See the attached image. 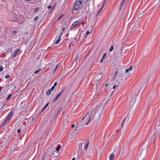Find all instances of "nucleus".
<instances>
[{"mask_svg": "<svg viewBox=\"0 0 160 160\" xmlns=\"http://www.w3.org/2000/svg\"><path fill=\"white\" fill-rule=\"evenodd\" d=\"M96 112V110L93 109L89 112H88L82 118L81 122V125L84 126L87 125L89 122L92 121Z\"/></svg>", "mask_w": 160, "mask_h": 160, "instance_id": "1", "label": "nucleus"}, {"mask_svg": "<svg viewBox=\"0 0 160 160\" xmlns=\"http://www.w3.org/2000/svg\"><path fill=\"white\" fill-rule=\"evenodd\" d=\"M121 76L122 77V78L121 79V82L122 83L123 82L125 81H126L127 79L129 77L128 75L127 74L125 73H122Z\"/></svg>", "mask_w": 160, "mask_h": 160, "instance_id": "2", "label": "nucleus"}, {"mask_svg": "<svg viewBox=\"0 0 160 160\" xmlns=\"http://www.w3.org/2000/svg\"><path fill=\"white\" fill-rule=\"evenodd\" d=\"M80 0H77L75 2L74 6V9L75 10H77L80 8Z\"/></svg>", "mask_w": 160, "mask_h": 160, "instance_id": "3", "label": "nucleus"}, {"mask_svg": "<svg viewBox=\"0 0 160 160\" xmlns=\"http://www.w3.org/2000/svg\"><path fill=\"white\" fill-rule=\"evenodd\" d=\"M89 144V141H87L86 143H82L81 146V149H82V147H83L84 148H85V151H86L88 147Z\"/></svg>", "mask_w": 160, "mask_h": 160, "instance_id": "4", "label": "nucleus"}, {"mask_svg": "<svg viewBox=\"0 0 160 160\" xmlns=\"http://www.w3.org/2000/svg\"><path fill=\"white\" fill-rule=\"evenodd\" d=\"M11 20L13 22H17L18 21V19L16 15L14 13H13L10 18Z\"/></svg>", "mask_w": 160, "mask_h": 160, "instance_id": "5", "label": "nucleus"}, {"mask_svg": "<svg viewBox=\"0 0 160 160\" xmlns=\"http://www.w3.org/2000/svg\"><path fill=\"white\" fill-rule=\"evenodd\" d=\"M79 23H80V20H79L74 22L71 27V29H72L74 28L75 27L77 26L79 24Z\"/></svg>", "mask_w": 160, "mask_h": 160, "instance_id": "6", "label": "nucleus"}, {"mask_svg": "<svg viewBox=\"0 0 160 160\" xmlns=\"http://www.w3.org/2000/svg\"><path fill=\"white\" fill-rule=\"evenodd\" d=\"M20 50V49H18L14 51V52L12 54V59H13L16 57L17 55L18 54V53Z\"/></svg>", "mask_w": 160, "mask_h": 160, "instance_id": "7", "label": "nucleus"}, {"mask_svg": "<svg viewBox=\"0 0 160 160\" xmlns=\"http://www.w3.org/2000/svg\"><path fill=\"white\" fill-rule=\"evenodd\" d=\"M13 114V112L11 111L8 116L7 117L6 120L7 121H9L11 119Z\"/></svg>", "mask_w": 160, "mask_h": 160, "instance_id": "8", "label": "nucleus"}, {"mask_svg": "<svg viewBox=\"0 0 160 160\" xmlns=\"http://www.w3.org/2000/svg\"><path fill=\"white\" fill-rule=\"evenodd\" d=\"M106 0H104L103 2L102 6L101 8L99 10L97 14H98L100 13V12H101V11H102V9H103V7L105 5V4L106 3Z\"/></svg>", "mask_w": 160, "mask_h": 160, "instance_id": "9", "label": "nucleus"}, {"mask_svg": "<svg viewBox=\"0 0 160 160\" xmlns=\"http://www.w3.org/2000/svg\"><path fill=\"white\" fill-rule=\"evenodd\" d=\"M8 121H7L6 120H5L2 123V124H1V126H0V128H2V127H3V126H4L6 123H7V122H8Z\"/></svg>", "mask_w": 160, "mask_h": 160, "instance_id": "10", "label": "nucleus"}, {"mask_svg": "<svg viewBox=\"0 0 160 160\" xmlns=\"http://www.w3.org/2000/svg\"><path fill=\"white\" fill-rule=\"evenodd\" d=\"M60 96L58 94L57 95V96L54 98V99L52 101L53 103L55 102L59 98Z\"/></svg>", "mask_w": 160, "mask_h": 160, "instance_id": "11", "label": "nucleus"}, {"mask_svg": "<svg viewBox=\"0 0 160 160\" xmlns=\"http://www.w3.org/2000/svg\"><path fill=\"white\" fill-rule=\"evenodd\" d=\"M61 146L60 144H58L56 148V149L57 151H59L60 149L61 148Z\"/></svg>", "mask_w": 160, "mask_h": 160, "instance_id": "12", "label": "nucleus"}, {"mask_svg": "<svg viewBox=\"0 0 160 160\" xmlns=\"http://www.w3.org/2000/svg\"><path fill=\"white\" fill-rule=\"evenodd\" d=\"M114 154H112L110 156L109 160H113L114 157Z\"/></svg>", "mask_w": 160, "mask_h": 160, "instance_id": "13", "label": "nucleus"}, {"mask_svg": "<svg viewBox=\"0 0 160 160\" xmlns=\"http://www.w3.org/2000/svg\"><path fill=\"white\" fill-rule=\"evenodd\" d=\"M51 92H52V91L50 89H49L47 92V93H46V95H47V96H49V95H50L51 93Z\"/></svg>", "mask_w": 160, "mask_h": 160, "instance_id": "14", "label": "nucleus"}, {"mask_svg": "<svg viewBox=\"0 0 160 160\" xmlns=\"http://www.w3.org/2000/svg\"><path fill=\"white\" fill-rule=\"evenodd\" d=\"M65 89V88H64L59 93L58 95L60 96L62 93L63 92Z\"/></svg>", "mask_w": 160, "mask_h": 160, "instance_id": "15", "label": "nucleus"}, {"mask_svg": "<svg viewBox=\"0 0 160 160\" xmlns=\"http://www.w3.org/2000/svg\"><path fill=\"white\" fill-rule=\"evenodd\" d=\"M60 39H61V36H60L59 37L58 39L57 40V41L55 42V44H58V43H59L60 42Z\"/></svg>", "mask_w": 160, "mask_h": 160, "instance_id": "16", "label": "nucleus"}, {"mask_svg": "<svg viewBox=\"0 0 160 160\" xmlns=\"http://www.w3.org/2000/svg\"><path fill=\"white\" fill-rule=\"evenodd\" d=\"M12 94H9L8 96V97H7V98H6V100H9L10 98H11L12 96Z\"/></svg>", "mask_w": 160, "mask_h": 160, "instance_id": "17", "label": "nucleus"}, {"mask_svg": "<svg viewBox=\"0 0 160 160\" xmlns=\"http://www.w3.org/2000/svg\"><path fill=\"white\" fill-rule=\"evenodd\" d=\"M49 104V103H47V104L42 109V110L41 112H42L48 106Z\"/></svg>", "mask_w": 160, "mask_h": 160, "instance_id": "18", "label": "nucleus"}, {"mask_svg": "<svg viewBox=\"0 0 160 160\" xmlns=\"http://www.w3.org/2000/svg\"><path fill=\"white\" fill-rule=\"evenodd\" d=\"M49 104V103H47V104L42 109V110L41 112H42L48 106Z\"/></svg>", "mask_w": 160, "mask_h": 160, "instance_id": "19", "label": "nucleus"}, {"mask_svg": "<svg viewBox=\"0 0 160 160\" xmlns=\"http://www.w3.org/2000/svg\"><path fill=\"white\" fill-rule=\"evenodd\" d=\"M12 48H9L7 52V53H9L11 52H12Z\"/></svg>", "mask_w": 160, "mask_h": 160, "instance_id": "20", "label": "nucleus"}, {"mask_svg": "<svg viewBox=\"0 0 160 160\" xmlns=\"http://www.w3.org/2000/svg\"><path fill=\"white\" fill-rule=\"evenodd\" d=\"M58 65H56V67L54 69V70H53L54 71V73H55L56 72V70H57V69L58 68Z\"/></svg>", "mask_w": 160, "mask_h": 160, "instance_id": "21", "label": "nucleus"}, {"mask_svg": "<svg viewBox=\"0 0 160 160\" xmlns=\"http://www.w3.org/2000/svg\"><path fill=\"white\" fill-rule=\"evenodd\" d=\"M41 69H39L35 71L34 72V73L35 74H37L38 72H40L41 71Z\"/></svg>", "mask_w": 160, "mask_h": 160, "instance_id": "22", "label": "nucleus"}, {"mask_svg": "<svg viewBox=\"0 0 160 160\" xmlns=\"http://www.w3.org/2000/svg\"><path fill=\"white\" fill-rule=\"evenodd\" d=\"M126 0H123L122 1V3L121 5V7L120 8V9H121V7H122L123 5V4L125 2V1H126Z\"/></svg>", "mask_w": 160, "mask_h": 160, "instance_id": "23", "label": "nucleus"}, {"mask_svg": "<svg viewBox=\"0 0 160 160\" xmlns=\"http://www.w3.org/2000/svg\"><path fill=\"white\" fill-rule=\"evenodd\" d=\"M39 9V8L38 7H37V8H36L35 10V11L37 12H38Z\"/></svg>", "mask_w": 160, "mask_h": 160, "instance_id": "24", "label": "nucleus"}, {"mask_svg": "<svg viewBox=\"0 0 160 160\" xmlns=\"http://www.w3.org/2000/svg\"><path fill=\"white\" fill-rule=\"evenodd\" d=\"M63 16V14H62V15H61L59 17V18H58V19L57 20L58 21V20H59L60 19H61V18H62V17Z\"/></svg>", "mask_w": 160, "mask_h": 160, "instance_id": "25", "label": "nucleus"}, {"mask_svg": "<svg viewBox=\"0 0 160 160\" xmlns=\"http://www.w3.org/2000/svg\"><path fill=\"white\" fill-rule=\"evenodd\" d=\"M113 48H114L113 47L112 45L111 47V48L109 50V51L112 52L113 50Z\"/></svg>", "mask_w": 160, "mask_h": 160, "instance_id": "26", "label": "nucleus"}, {"mask_svg": "<svg viewBox=\"0 0 160 160\" xmlns=\"http://www.w3.org/2000/svg\"><path fill=\"white\" fill-rule=\"evenodd\" d=\"M3 69V68L2 66H1L0 67V71H2Z\"/></svg>", "mask_w": 160, "mask_h": 160, "instance_id": "27", "label": "nucleus"}, {"mask_svg": "<svg viewBox=\"0 0 160 160\" xmlns=\"http://www.w3.org/2000/svg\"><path fill=\"white\" fill-rule=\"evenodd\" d=\"M10 76L9 75H7L5 76V78L6 79L8 78H10Z\"/></svg>", "mask_w": 160, "mask_h": 160, "instance_id": "28", "label": "nucleus"}, {"mask_svg": "<svg viewBox=\"0 0 160 160\" xmlns=\"http://www.w3.org/2000/svg\"><path fill=\"white\" fill-rule=\"evenodd\" d=\"M55 87H54V86H52L51 89H50L52 91L54 89Z\"/></svg>", "mask_w": 160, "mask_h": 160, "instance_id": "29", "label": "nucleus"}, {"mask_svg": "<svg viewBox=\"0 0 160 160\" xmlns=\"http://www.w3.org/2000/svg\"><path fill=\"white\" fill-rule=\"evenodd\" d=\"M38 18V17L37 16L35 17V18L34 19V20L35 21H36Z\"/></svg>", "mask_w": 160, "mask_h": 160, "instance_id": "30", "label": "nucleus"}, {"mask_svg": "<svg viewBox=\"0 0 160 160\" xmlns=\"http://www.w3.org/2000/svg\"><path fill=\"white\" fill-rule=\"evenodd\" d=\"M48 9H51V8H52V6L51 5H48Z\"/></svg>", "mask_w": 160, "mask_h": 160, "instance_id": "31", "label": "nucleus"}, {"mask_svg": "<svg viewBox=\"0 0 160 160\" xmlns=\"http://www.w3.org/2000/svg\"><path fill=\"white\" fill-rule=\"evenodd\" d=\"M62 108H61V107H60V108H59V111H58V112H57V114H58L59 113V112H60V111H61V110Z\"/></svg>", "mask_w": 160, "mask_h": 160, "instance_id": "32", "label": "nucleus"}, {"mask_svg": "<svg viewBox=\"0 0 160 160\" xmlns=\"http://www.w3.org/2000/svg\"><path fill=\"white\" fill-rule=\"evenodd\" d=\"M126 118H124V120L123 121V122H122V125H121V127H122V126H123V123H124V122L125 121V119H126Z\"/></svg>", "mask_w": 160, "mask_h": 160, "instance_id": "33", "label": "nucleus"}, {"mask_svg": "<svg viewBox=\"0 0 160 160\" xmlns=\"http://www.w3.org/2000/svg\"><path fill=\"white\" fill-rule=\"evenodd\" d=\"M79 54H78V55H77V56H76L75 59V61H76L78 59V57H79V56H78V55H79Z\"/></svg>", "mask_w": 160, "mask_h": 160, "instance_id": "34", "label": "nucleus"}, {"mask_svg": "<svg viewBox=\"0 0 160 160\" xmlns=\"http://www.w3.org/2000/svg\"><path fill=\"white\" fill-rule=\"evenodd\" d=\"M107 55V53H105L104 55H103L102 57V58H104L105 57V56H106Z\"/></svg>", "mask_w": 160, "mask_h": 160, "instance_id": "35", "label": "nucleus"}, {"mask_svg": "<svg viewBox=\"0 0 160 160\" xmlns=\"http://www.w3.org/2000/svg\"><path fill=\"white\" fill-rule=\"evenodd\" d=\"M104 58H101V59L100 61V63H102L103 61V60H104Z\"/></svg>", "mask_w": 160, "mask_h": 160, "instance_id": "36", "label": "nucleus"}, {"mask_svg": "<svg viewBox=\"0 0 160 160\" xmlns=\"http://www.w3.org/2000/svg\"><path fill=\"white\" fill-rule=\"evenodd\" d=\"M129 71H130V70H129V69H127L125 70V73H128Z\"/></svg>", "mask_w": 160, "mask_h": 160, "instance_id": "37", "label": "nucleus"}, {"mask_svg": "<svg viewBox=\"0 0 160 160\" xmlns=\"http://www.w3.org/2000/svg\"><path fill=\"white\" fill-rule=\"evenodd\" d=\"M98 77H99V78H100V79L101 78H102V75H101V74H99V75H98Z\"/></svg>", "mask_w": 160, "mask_h": 160, "instance_id": "38", "label": "nucleus"}, {"mask_svg": "<svg viewBox=\"0 0 160 160\" xmlns=\"http://www.w3.org/2000/svg\"><path fill=\"white\" fill-rule=\"evenodd\" d=\"M117 86H117V85H114L113 86V89H115V88H116L117 87Z\"/></svg>", "mask_w": 160, "mask_h": 160, "instance_id": "39", "label": "nucleus"}, {"mask_svg": "<svg viewBox=\"0 0 160 160\" xmlns=\"http://www.w3.org/2000/svg\"><path fill=\"white\" fill-rule=\"evenodd\" d=\"M118 71H116V72H115V74H114V77H115L117 75L118 73Z\"/></svg>", "mask_w": 160, "mask_h": 160, "instance_id": "40", "label": "nucleus"}, {"mask_svg": "<svg viewBox=\"0 0 160 160\" xmlns=\"http://www.w3.org/2000/svg\"><path fill=\"white\" fill-rule=\"evenodd\" d=\"M89 31H87V32H86V34L87 35H88L89 33Z\"/></svg>", "mask_w": 160, "mask_h": 160, "instance_id": "41", "label": "nucleus"}, {"mask_svg": "<svg viewBox=\"0 0 160 160\" xmlns=\"http://www.w3.org/2000/svg\"><path fill=\"white\" fill-rule=\"evenodd\" d=\"M57 82H56L54 84V87H55L57 85Z\"/></svg>", "mask_w": 160, "mask_h": 160, "instance_id": "42", "label": "nucleus"}, {"mask_svg": "<svg viewBox=\"0 0 160 160\" xmlns=\"http://www.w3.org/2000/svg\"><path fill=\"white\" fill-rule=\"evenodd\" d=\"M21 131V129H18V130L17 132H18V133H19V132H20Z\"/></svg>", "mask_w": 160, "mask_h": 160, "instance_id": "43", "label": "nucleus"}, {"mask_svg": "<svg viewBox=\"0 0 160 160\" xmlns=\"http://www.w3.org/2000/svg\"><path fill=\"white\" fill-rule=\"evenodd\" d=\"M132 66H131L129 68V70H130V71L132 69Z\"/></svg>", "mask_w": 160, "mask_h": 160, "instance_id": "44", "label": "nucleus"}, {"mask_svg": "<svg viewBox=\"0 0 160 160\" xmlns=\"http://www.w3.org/2000/svg\"><path fill=\"white\" fill-rule=\"evenodd\" d=\"M17 33V31H13V33L14 34H16Z\"/></svg>", "mask_w": 160, "mask_h": 160, "instance_id": "45", "label": "nucleus"}, {"mask_svg": "<svg viewBox=\"0 0 160 160\" xmlns=\"http://www.w3.org/2000/svg\"><path fill=\"white\" fill-rule=\"evenodd\" d=\"M83 2V0H82V1H81V2H80V3H81V6L82 5V2Z\"/></svg>", "mask_w": 160, "mask_h": 160, "instance_id": "46", "label": "nucleus"}, {"mask_svg": "<svg viewBox=\"0 0 160 160\" xmlns=\"http://www.w3.org/2000/svg\"><path fill=\"white\" fill-rule=\"evenodd\" d=\"M74 127H75V124H73L72 125L71 127H72V128H73Z\"/></svg>", "mask_w": 160, "mask_h": 160, "instance_id": "47", "label": "nucleus"}, {"mask_svg": "<svg viewBox=\"0 0 160 160\" xmlns=\"http://www.w3.org/2000/svg\"><path fill=\"white\" fill-rule=\"evenodd\" d=\"M53 153V152H51V153L50 154V155L52 156V155Z\"/></svg>", "mask_w": 160, "mask_h": 160, "instance_id": "48", "label": "nucleus"}, {"mask_svg": "<svg viewBox=\"0 0 160 160\" xmlns=\"http://www.w3.org/2000/svg\"><path fill=\"white\" fill-rule=\"evenodd\" d=\"M6 104V102H4L3 103V105H4V106Z\"/></svg>", "mask_w": 160, "mask_h": 160, "instance_id": "49", "label": "nucleus"}, {"mask_svg": "<svg viewBox=\"0 0 160 160\" xmlns=\"http://www.w3.org/2000/svg\"><path fill=\"white\" fill-rule=\"evenodd\" d=\"M78 127L79 126H76V127H75V128L77 129V128H78Z\"/></svg>", "mask_w": 160, "mask_h": 160, "instance_id": "50", "label": "nucleus"}, {"mask_svg": "<svg viewBox=\"0 0 160 160\" xmlns=\"http://www.w3.org/2000/svg\"><path fill=\"white\" fill-rule=\"evenodd\" d=\"M62 32H62L60 33V36H61H61L62 34Z\"/></svg>", "mask_w": 160, "mask_h": 160, "instance_id": "51", "label": "nucleus"}, {"mask_svg": "<svg viewBox=\"0 0 160 160\" xmlns=\"http://www.w3.org/2000/svg\"><path fill=\"white\" fill-rule=\"evenodd\" d=\"M65 29V27H64L63 28L62 32H63L64 30Z\"/></svg>", "mask_w": 160, "mask_h": 160, "instance_id": "52", "label": "nucleus"}, {"mask_svg": "<svg viewBox=\"0 0 160 160\" xmlns=\"http://www.w3.org/2000/svg\"><path fill=\"white\" fill-rule=\"evenodd\" d=\"M75 160V158H73L72 159V160Z\"/></svg>", "mask_w": 160, "mask_h": 160, "instance_id": "53", "label": "nucleus"}, {"mask_svg": "<svg viewBox=\"0 0 160 160\" xmlns=\"http://www.w3.org/2000/svg\"><path fill=\"white\" fill-rule=\"evenodd\" d=\"M34 119H35V117H33V118H32V120H34Z\"/></svg>", "mask_w": 160, "mask_h": 160, "instance_id": "54", "label": "nucleus"}, {"mask_svg": "<svg viewBox=\"0 0 160 160\" xmlns=\"http://www.w3.org/2000/svg\"><path fill=\"white\" fill-rule=\"evenodd\" d=\"M82 24H84V21H83V22H82Z\"/></svg>", "mask_w": 160, "mask_h": 160, "instance_id": "55", "label": "nucleus"}, {"mask_svg": "<svg viewBox=\"0 0 160 160\" xmlns=\"http://www.w3.org/2000/svg\"><path fill=\"white\" fill-rule=\"evenodd\" d=\"M27 1H31L32 0H26Z\"/></svg>", "mask_w": 160, "mask_h": 160, "instance_id": "56", "label": "nucleus"}, {"mask_svg": "<svg viewBox=\"0 0 160 160\" xmlns=\"http://www.w3.org/2000/svg\"><path fill=\"white\" fill-rule=\"evenodd\" d=\"M108 83H107V84H106L105 85V86H108Z\"/></svg>", "mask_w": 160, "mask_h": 160, "instance_id": "57", "label": "nucleus"}, {"mask_svg": "<svg viewBox=\"0 0 160 160\" xmlns=\"http://www.w3.org/2000/svg\"><path fill=\"white\" fill-rule=\"evenodd\" d=\"M4 105H3V106L2 107V108H4Z\"/></svg>", "mask_w": 160, "mask_h": 160, "instance_id": "58", "label": "nucleus"}, {"mask_svg": "<svg viewBox=\"0 0 160 160\" xmlns=\"http://www.w3.org/2000/svg\"><path fill=\"white\" fill-rule=\"evenodd\" d=\"M80 158V156L78 158H77V160H78V159H79V160H79V159Z\"/></svg>", "mask_w": 160, "mask_h": 160, "instance_id": "59", "label": "nucleus"}, {"mask_svg": "<svg viewBox=\"0 0 160 160\" xmlns=\"http://www.w3.org/2000/svg\"><path fill=\"white\" fill-rule=\"evenodd\" d=\"M45 156V155L44 156L43 158H42V160H43L44 158V157Z\"/></svg>", "mask_w": 160, "mask_h": 160, "instance_id": "60", "label": "nucleus"}, {"mask_svg": "<svg viewBox=\"0 0 160 160\" xmlns=\"http://www.w3.org/2000/svg\"><path fill=\"white\" fill-rule=\"evenodd\" d=\"M51 48V47H49L48 48V49H49V48Z\"/></svg>", "mask_w": 160, "mask_h": 160, "instance_id": "61", "label": "nucleus"}, {"mask_svg": "<svg viewBox=\"0 0 160 160\" xmlns=\"http://www.w3.org/2000/svg\"><path fill=\"white\" fill-rule=\"evenodd\" d=\"M53 155H54V153H53L52 154Z\"/></svg>", "mask_w": 160, "mask_h": 160, "instance_id": "62", "label": "nucleus"}, {"mask_svg": "<svg viewBox=\"0 0 160 160\" xmlns=\"http://www.w3.org/2000/svg\"><path fill=\"white\" fill-rule=\"evenodd\" d=\"M1 89H0V92H1Z\"/></svg>", "mask_w": 160, "mask_h": 160, "instance_id": "63", "label": "nucleus"}, {"mask_svg": "<svg viewBox=\"0 0 160 160\" xmlns=\"http://www.w3.org/2000/svg\"><path fill=\"white\" fill-rule=\"evenodd\" d=\"M68 35V34H67L66 36L67 37Z\"/></svg>", "mask_w": 160, "mask_h": 160, "instance_id": "64", "label": "nucleus"}]
</instances>
